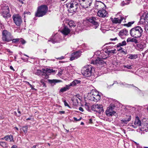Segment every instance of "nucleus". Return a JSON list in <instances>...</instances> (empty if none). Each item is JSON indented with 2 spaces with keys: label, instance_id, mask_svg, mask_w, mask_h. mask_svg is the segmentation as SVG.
Instances as JSON below:
<instances>
[{
  "label": "nucleus",
  "instance_id": "61",
  "mask_svg": "<svg viewBox=\"0 0 148 148\" xmlns=\"http://www.w3.org/2000/svg\"><path fill=\"white\" fill-rule=\"evenodd\" d=\"M25 83L26 84H27L28 85L30 86L31 84H29V83L27 81H25Z\"/></svg>",
  "mask_w": 148,
  "mask_h": 148
},
{
  "label": "nucleus",
  "instance_id": "13",
  "mask_svg": "<svg viewBox=\"0 0 148 148\" xmlns=\"http://www.w3.org/2000/svg\"><path fill=\"white\" fill-rule=\"evenodd\" d=\"M81 51H78L76 52L72 53L71 57L70 60L71 61L77 59L81 55Z\"/></svg>",
  "mask_w": 148,
  "mask_h": 148
},
{
  "label": "nucleus",
  "instance_id": "36",
  "mask_svg": "<svg viewBox=\"0 0 148 148\" xmlns=\"http://www.w3.org/2000/svg\"><path fill=\"white\" fill-rule=\"evenodd\" d=\"M27 130H28V127L27 126L23 127L21 128V130H23L25 134H26L27 133Z\"/></svg>",
  "mask_w": 148,
  "mask_h": 148
},
{
  "label": "nucleus",
  "instance_id": "59",
  "mask_svg": "<svg viewBox=\"0 0 148 148\" xmlns=\"http://www.w3.org/2000/svg\"><path fill=\"white\" fill-rule=\"evenodd\" d=\"M10 68L12 70H13V71H14V69L13 68V67L12 66H10Z\"/></svg>",
  "mask_w": 148,
  "mask_h": 148
},
{
  "label": "nucleus",
  "instance_id": "49",
  "mask_svg": "<svg viewBox=\"0 0 148 148\" xmlns=\"http://www.w3.org/2000/svg\"><path fill=\"white\" fill-rule=\"evenodd\" d=\"M145 29L147 32L148 33V24L145 25Z\"/></svg>",
  "mask_w": 148,
  "mask_h": 148
},
{
  "label": "nucleus",
  "instance_id": "11",
  "mask_svg": "<svg viewBox=\"0 0 148 148\" xmlns=\"http://www.w3.org/2000/svg\"><path fill=\"white\" fill-rule=\"evenodd\" d=\"M91 94L93 95L95 101H98L100 99V94L95 90H92L91 91Z\"/></svg>",
  "mask_w": 148,
  "mask_h": 148
},
{
  "label": "nucleus",
  "instance_id": "30",
  "mask_svg": "<svg viewBox=\"0 0 148 148\" xmlns=\"http://www.w3.org/2000/svg\"><path fill=\"white\" fill-rule=\"evenodd\" d=\"M116 49H114L113 50H110V48H108L107 49V52L106 53L110 54V53H116Z\"/></svg>",
  "mask_w": 148,
  "mask_h": 148
},
{
  "label": "nucleus",
  "instance_id": "42",
  "mask_svg": "<svg viewBox=\"0 0 148 148\" xmlns=\"http://www.w3.org/2000/svg\"><path fill=\"white\" fill-rule=\"evenodd\" d=\"M99 56L101 57L100 58L102 60L103 59H106L107 58V56H104L103 54H102V53H101V55H100Z\"/></svg>",
  "mask_w": 148,
  "mask_h": 148
},
{
  "label": "nucleus",
  "instance_id": "58",
  "mask_svg": "<svg viewBox=\"0 0 148 148\" xmlns=\"http://www.w3.org/2000/svg\"><path fill=\"white\" fill-rule=\"evenodd\" d=\"M117 39V38L116 37L114 38H111L110 39V40H112V41H113V40H116Z\"/></svg>",
  "mask_w": 148,
  "mask_h": 148
},
{
  "label": "nucleus",
  "instance_id": "32",
  "mask_svg": "<svg viewBox=\"0 0 148 148\" xmlns=\"http://www.w3.org/2000/svg\"><path fill=\"white\" fill-rule=\"evenodd\" d=\"M138 57L137 54H130L128 57V58L131 59H133L136 58Z\"/></svg>",
  "mask_w": 148,
  "mask_h": 148
},
{
  "label": "nucleus",
  "instance_id": "21",
  "mask_svg": "<svg viewBox=\"0 0 148 148\" xmlns=\"http://www.w3.org/2000/svg\"><path fill=\"white\" fill-rule=\"evenodd\" d=\"M145 45L143 44H139L137 45L136 48L138 50L142 51L145 47Z\"/></svg>",
  "mask_w": 148,
  "mask_h": 148
},
{
  "label": "nucleus",
  "instance_id": "40",
  "mask_svg": "<svg viewBox=\"0 0 148 148\" xmlns=\"http://www.w3.org/2000/svg\"><path fill=\"white\" fill-rule=\"evenodd\" d=\"M134 23V21L129 22L127 24H124V25L127 27H130Z\"/></svg>",
  "mask_w": 148,
  "mask_h": 148
},
{
  "label": "nucleus",
  "instance_id": "64",
  "mask_svg": "<svg viewBox=\"0 0 148 148\" xmlns=\"http://www.w3.org/2000/svg\"><path fill=\"white\" fill-rule=\"evenodd\" d=\"M36 145H34L32 147H31V148H36Z\"/></svg>",
  "mask_w": 148,
  "mask_h": 148
},
{
  "label": "nucleus",
  "instance_id": "27",
  "mask_svg": "<svg viewBox=\"0 0 148 148\" xmlns=\"http://www.w3.org/2000/svg\"><path fill=\"white\" fill-rule=\"evenodd\" d=\"M44 71H45L47 75L48 73H52L55 72V71L53 70L52 69H44Z\"/></svg>",
  "mask_w": 148,
  "mask_h": 148
},
{
  "label": "nucleus",
  "instance_id": "54",
  "mask_svg": "<svg viewBox=\"0 0 148 148\" xmlns=\"http://www.w3.org/2000/svg\"><path fill=\"white\" fill-rule=\"evenodd\" d=\"M29 86L31 88L32 90H35V89L34 88V86H33L31 84Z\"/></svg>",
  "mask_w": 148,
  "mask_h": 148
},
{
  "label": "nucleus",
  "instance_id": "52",
  "mask_svg": "<svg viewBox=\"0 0 148 148\" xmlns=\"http://www.w3.org/2000/svg\"><path fill=\"white\" fill-rule=\"evenodd\" d=\"M79 109L80 111L82 112H83L84 111L83 108H82V107H79Z\"/></svg>",
  "mask_w": 148,
  "mask_h": 148
},
{
  "label": "nucleus",
  "instance_id": "57",
  "mask_svg": "<svg viewBox=\"0 0 148 148\" xmlns=\"http://www.w3.org/2000/svg\"><path fill=\"white\" fill-rule=\"evenodd\" d=\"M33 119V118H28L26 120L27 121L30 120H32Z\"/></svg>",
  "mask_w": 148,
  "mask_h": 148
},
{
  "label": "nucleus",
  "instance_id": "23",
  "mask_svg": "<svg viewBox=\"0 0 148 148\" xmlns=\"http://www.w3.org/2000/svg\"><path fill=\"white\" fill-rule=\"evenodd\" d=\"M81 81L78 80H75L69 84L70 86H75L77 84H80Z\"/></svg>",
  "mask_w": 148,
  "mask_h": 148
},
{
  "label": "nucleus",
  "instance_id": "31",
  "mask_svg": "<svg viewBox=\"0 0 148 148\" xmlns=\"http://www.w3.org/2000/svg\"><path fill=\"white\" fill-rule=\"evenodd\" d=\"M71 100L72 101L73 103H78V101L77 97V96L75 95L73 97L71 98Z\"/></svg>",
  "mask_w": 148,
  "mask_h": 148
},
{
  "label": "nucleus",
  "instance_id": "6",
  "mask_svg": "<svg viewBox=\"0 0 148 148\" xmlns=\"http://www.w3.org/2000/svg\"><path fill=\"white\" fill-rule=\"evenodd\" d=\"M92 66L90 65L84 67L81 70L82 74L85 77L90 76L92 74Z\"/></svg>",
  "mask_w": 148,
  "mask_h": 148
},
{
  "label": "nucleus",
  "instance_id": "25",
  "mask_svg": "<svg viewBox=\"0 0 148 148\" xmlns=\"http://www.w3.org/2000/svg\"><path fill=\"white\" fill-rule=\"evenodd\" d=\"M70 88V86L69 85H66L64 87L62 88L60 90V91L61 92H63L68 90Z\"/></svg>",
  "mask_w": 148,
  "mask_h": 148
},
{
  "label": "nucleus",
  "instance_id": "18",
  "mask_svg": "<svg viewBox=\"0 0 148 148\" xmlns=\"http://www.w3.org/2000/svg\"><path fill=\"white\" fill-rule=\"evenodd\" d=\"M104 5V4L101 1H96L95 3V6L96 9H97L98 10L103 9Z\"/></svg>",
  "mask_w": 148,
  "mask_h": 148
},
{
  "label": "nucleus",
  "instance_id": "19",
  "mask_svg": "<svg viewBox=\"0 0 148 148\" xmlns=\"http://www.w3.org/2000/svg\"><path fill=\"white\" fill-rule=\"evenodd\" d=\"M119 34L121 37L124 36H127L128 34V31L126 29H124L119 32Z\"/></svg>",
  "mask_w": 148,
  "mask_h": 148
},
{
  "label": "nucleus",
  "instance_id": "60",
  "mask_svg": "<svg viewBox=\"0 0 148 148\" xmlns=\"http://www.w3.org/2000/svg\"><path fill=\"white\" fill-rule=\"evenodd\" d=\"M145 124L146 125L145 126L146 127L148 128V124L147 123H145Z\"/></svg>",
  "mask_w": 148,
  "mask_h": 148
},
{
  "label": "nucleus",
  "instance_id": "48",
  "mask_svg": "<svg viewBox=\"0 0 148 148\" xmlns=\"http://www.w3.org/2000/svg\"><path fill=\"white\" fill-rule=\"evenodd\" d=\"M73 119L75 121H80L82 118V117H80L79 119H77L76 118L74 117L73 118Z\"/></svg>",
  "mask_w": 148,
  "mask_h": 148
},
{
  "label": "nucleus",
  "instance_id": "9",
  "mask_svg": "<svg viewBox=\"0 0 148 148\" xmlns=\"http://www.w3.org/2000/svg\"><path fill=\"white\" fill-rule=\"evenodd\" d=\"M119 16V17L116 18H114V19H112V21L113 23L117 24L120 23L123 19L125 20V18L122 16V15L120 13H119L117 15V16Z\"/></svg>",
  "mask_w": 148,
  "mask_h": 148
},
{
  "label": "nucleus",
  "instance_id": "46",
  "mask_svg": "<svg viewBox=\"0 0 148 148\" xmlns=\"http://www.w3.org/2000/svg\"><path fill=\"white\" fill-rule=\"evenodd\" d=\"M63 101L64 103V106H68L69 108H70V106H69V105L68 104V103H67L66 102V101L64 99Z\"/></svg>",
  "mask_w": 148,
  "mask_h": 148
},
{
  "label": "nucleus",
  "instance_id": "43",
  "mask_svg": "<svg viewBox=\"0 0 148 148\" xmlns=\"http://www.w3.org/2000/svg\"><path fill=\"white\" fill-rule=\"evenodd\" d=\"M9 138L10 141L13 142L14 141L13 136L12 135H10L9 136Z\"/></svg>",
  "mask_w": 148,
  "mask_h": 148
},
{
  "label": "nucleus",
  "instance_id": "10",
  "mask_svg": "<svg viewBox=\"0 0 148 148\" xmlns=\"http://www.w3.org/2000/svg\"><path fill=\"white\" fill-rule=\"evenodd\" d=\"M13 20L15 24L19 26L21 24L22 21L20 16L18 14L13 15L12 17Z\"/></svg>",
  "mask_w": 148,
  "mask_h": 148
},
{
  "label": "nucleus",
  "instance_id": "8",
  "mask_svg": "<svg viewBox=\"0 0 148 148\" xmlns=\"http://www.w3.org/2000/svg\"><path fill=\"white\" fill-rule=\"evenodd\" d=\"M96 17H91L88 20L89 22L92 23V26L95 29H96L99 26V24L97 22V19Z\"/></svg>",
  "mask_w": 148,
  "mask_h": 148
},
{
  "label": "nucleus",
  "instance_id": "17",
  "mask_svg": "<svg viewBox=\"0 0 148 148\" xmlns=\"http://www.w3.org/2000/svg\"><path fill=\"white\" fill-rule=\"evenodd\" d=\"M106 115L108 116L115 115L116 114V112L113 110V108L112 106L108 107L106 111Z\"/></svg>",
  "mask_w": 148,
  "mask_h": 148
},
{
  "label": "nucleus",
  "instance_id": "33",
  "mask_svg": "<svg viewBox=\"0 0 148 148\" xmlns=\"http://www.w3.org/2000/svg\"><path fill=\"white\" fill-rule=\"evenodd\" d=\"M0 145L4 148H7L8 145L6 143L4 142H0Z\"/></svg>",
  "mask_w": 148,
  "mask_h": 148
},
{
  "label": "nucleus",
  "instance_id": "63",
  "mask_svg": "<svg viewBox=\"0 0 148 148\" xmlns=\"http://www.w3.org/2000/svg\"><path fill=\"white\" fill-rule=\"evenodd\" d=\"M126 2L125 1V2H124V1H123L122 2V4H123V5H125L124 4V3H125Z\"/></svg>",
  "mask_w": 148,
  "mask_h": 148
},
{
  "label": "nucleus",
  "instance_id": "12",
  "mask_svg": "<svg viewBox=\"0 0 148 148\" xmlns=\"http://www.w3.org/2000/svg\"><path fill=\"white\" fill-rule=\"evenodd\" d=\"M98 16L101 18H105L108 16V13L107 11L105 10L102 9L99 10L97 12Z\"/></svg>",
  "mask_w": 148,
  "mask_h": 148
},
{
  "label": "nucleus",
  "instance_id": "62",
  "mask_svg": "<svg viewBox=\"0 0 148 148\" xmlns=\"http://www.w3.org/2000/svg\"><path fill=\"white\" fill-rule=\"evenodd\" d=\"M146 21H147V18H148V13L147 14V15L146 16Z\"/></svg>",
  "mask_w": 148,
  "mask_h": 148
},
{
  "label": "nucleus",
  "instance_id": "4",
  "mask_svg": "<svg viewBox=\"0 0 148 148\" xmlns=\"http://www.w3.org/2000/svg\"><path fill=\"white\" fill-rule=\"evenodd\" d=\"M2 34V39L4 41L8 42L11 41L13 38L11 33L7 30H3Z\"/></svg>",
  "mask_w": 148,
  "mask_h": 148
},
{
  "label": "nucleus",
  "instance_id": "45",
  "mask_svg": "<svg viewBox=\"0 0 148 148\" xmlns=\"http://www.w3.org/2000/svg\"><path fill=\"white\" fill-rule=\"evenodd\" d=\"M20 42H21V43L22 44H24L26 42L25 40L24 39H23L22 38H20Z\"/></svg>",
  "mask_w": 148,
  "mask_h": 148
},
{
  "label": "nucleus",
  "instance_id": "37",
  "mask_svg": "<svg viewBox=\"0 0 148 148\" xmlns=\"http://www.w3.org/2000/svg\"><path fill=\"white\" fill-rule=\"evenodd\" d=\"M127 68L128 69H131L132 68V66L131 65H123L122 66V68L123 70V69Z\"/></svg>",
  "mask_w": 148,
  "mask_h": 148
},
{
  "label": "nucleus",
  "instance_id": "53",
  "mask_svg": "<svg viewBox=\"0 0 148 148\" xmlns=\"http://www.w3.org/2000/svg\"><path fill=\"white\" fill-rule=\"evenodd\" d=\"M64 58V56H61L60 57H59V58H57V59H58L60 60L63 59Z\"/></svg>",
  "mask_w": 148,
  "mask_h": 148
},
{
  "label": "nucleus",
  "instance_id": "41",
  "mask_svg": "<svg viewBox=\"0 0 148 148\" xmlns=\"http://www.w3.org/2000/svg\"><path fill=\"white\" fill-rule=\"evenodd\" d=\"M20 40V38H15L13 39L12 38V40H11V41H12V42L13 43H16L18 42V41H19Z\"/></svg>",
  "mask_w": 148,
  "mask_h": 148
},
{
  "label": "nucleus",
  "instance_id": "22",
  "mask_svg": "<svg viewBox=\"0 0 148 148\" xmlns=\"http://www.w3.org/2000/svg\"><path fill=\"white\" fill-rule=\"evenodd\" d=\"M119 84L122 86L129 88H130L132 86H134L133 84H126L125 82H120Z\"/></svg>",
  "mask_w": 148,
  "mask_h": 148
},
{
  "label": "nucleus",
  "instance_id": "55",
  "mask_svg": "<svg viewBox=\"0 0 148 148\" xmlns=\"http://www.w3.org/2000/svg\"><path fill=\"white\" fill-rule=\"evenodd\" d=\"M59 113L61 114H63L65 113L64 111H60L59 112Z\"/></svg>",
  "mask_w": 148,
  "mask_h": 148
},
{
  "label": "nucleus",
  "instance_id": "28",
  "mask_svg": "<svg viewBox=\"0 0 148 148\" xmlns=\"http://www.w3.org/2000/svg\"><path fill=\"white\" fill-rule=\"evenodd\" d=\"M126 42L125 40H124L121 42L118 43L116 46L117 47H119L121 46H125L126 45Z\"/></svg>",
  "mask_w": 148,
  "mask_h": 148
},
{
  "label": "nucleus",
  "instance_id": "20",
  "mask_svg": "<svg viewBox=\"0 0 148 148\" xmlns=\"http://www.w3.org/2000/svg\"><path fill=\"white\" fill-rule=\"evenodd\" d=\"M70 32V30L67 27H65L62 30L61 32L64 35H67Z\"/></svg>",
  "mask_w": 148,
  "mask_h": 148
},
{
  "label": "nucleus",
  "instance_id": "51",
  "mask_svg": "<svg viewBox=\"0 0 148 148\" xmlns=\"http://www.w3.org/2000/svg\"><path fill=\"white\" fill-rule=\"evenodd\" d=\"M62 70L61 69L60 71V70L59 71V72L58 73V75L59 76H60L62 75Z\"/></svg>",
  "mask_w": 148,
  "mask_h": 148
},
{
  "label": "nucleus",
  "instance_id": "50",
  "mask_svg": "<svg viewBox=\"0 0 148 148\" xmlns=\"http://www.w3.org/2000/svg\"><path fill=\"white\" fill-rule=\"evenodd\" d=\"M4 139L5 140H8L9 139V136L7 135L5 137H4Z\"/></svg>",
  "mask_w": 148,
  "mask_h": 148
},
{
  "label": "nucleus",
  "instance_id": "14",
  "mask_svg": "<svg viewBox=\"0 0 148 148\" xmlns=\"http://www.w3.org/2000/svg\"><path fill=\"white\" fill-rule=\"evenodd\" d=\"M141 121L140 120L139 117L137 116L136 117L135 121L134 123H132L130 126H132L133 128H136L137 127L141 126Z\"/></svg>",
  "mask_w": 148,
  "mask_h": 148
},
{
  "label": "nucleus",
  "instance_id": "56",
  "mask_svg": "<svg viewBox=\"0 0 148 148\" xmlns=\"http://www.w3.org/2000/svg\"><path fill=\"white\" fill-rule=\"evenodd\" d=\"M11 148H18L17 147L16 145H13Z\"/></svg>",
  "mask_w": 148,
  "mask_h": 148
},
{
  "label": "nucleus",
  "instance_id": "2",
  "mask_svg": "<svg viewBox=\"0 0 148 148\" xmlns=\"http://www.w3.org/2000/svg\"><path fill=\"white\" fill-rule=\"evenodd\" d=\"M48 10L47 6L45 5H41L38 7L35 15L37 17H42L45 15Z\"/></svg>",
  "mask_w": 148,
  "mask_h": 148
},
{
  "label": "nucleus",
  "instance_id": "34",
  "mask_svg": "<svg viewBox=\"0 0 148 148\" xmlns=\"http://www.w3.org/2000/svg\"><path fill=\"white\" fill-rule=\"evenodd\" d=\"M68 25L70 27H73L75 26V23L72 21H69L68 23Z\"/></svg>",
  "mask_w": 148,
  "mask_h": 148
},
{
  "label": "nucleus",
  "instance_id": "3",
  "mask_svg": "<svg viewBox=\"0 0 148 148\" xmlns=\"http://www.w3.org/2000/svg\"><path fill=\"white\" fill-rule=\"evenodd\" d=\"M68 8V11L70 13H73L76 12L77 9L79 8V6L78 3L76 1H71L67 5Z\"/></svg>",
  "mask_w": 148,
  "mask_h": 148
},
{
  "label": "nucleus",
  "instance_id": "39",
  "mask_svg": "<svg viewBox=\"0 0 148 148\" xmlns=\"http://www.w3.org/2000/svg\"><path fill=\"white\" fill-rule=\"evenodd\" d=\"M45 80L44 79H41L40 81V82L41 83L40 84L42 85L43 87L45 88L46 87V86L45 83Z\"/></svg>",
  "mask_w": 148,
  "mask_h": 148
},
{
  "label": "nucleus",
  "instance_id": "44",
  "mask_svg": "<svg viewBox=\"0 0 148 148\" xmlns=\"http://www.w3.org/2000/svg\"><path fill=\"white\" fill-rule=\"evenodd\" d=\"M131 0H125V1L126 2L125 3V5H129L130 3H132V2L131 1Z\"/></svg>",
  "mask_w": 148,
  "mask_h": 148
},
{
  "label": "nucleus",
  "instance_id": "7",
  "mask_svg": "<svg viewBox=\"0 0 148 148\" xmlns=\"http://www.w3.org/2000/svg\"><path fill=\"white\" fill-rule=\"evenodd\" d=\"M103 106L101 105L97 104L93 105L91 107V109L94 112L100 114L103 112Z\"/></svg>",
  "mask_w": 148,
  "mask_h": 148
},
{
  "label": "nucleus",
  "instance_id": "16",
  "mask_svg": "<svg viewBox=\"0 0 148 148\" xmlns=\"http://www.w3.org/2000/svg\"><path fill=\"white\" fill-rule=\"evenodd\" d=\"M104 63V61L103 60H102L99 57L97 58L95 60H93L92 59V60L91 62L92 64H94L97 65L99 64L102 65V64H103Z\"/></svg>",
  "mask_w": 148,
  "mask_h": 148
},
{
  "label": "nucleus",
  "instance_id": "38",
  "mask_svg": "<svg viewBox=\"0 0 148 148\" xmlns=\"http://www.w3.org/2000/svg\"><path fill=\"white\" fill-rule=\"evenodd\" d=\"M146 20V18H144V17H141L140 20V22L141 23L143 24L145 23Z\"/></svg>",
  "mask_w": 148,
  "mask_h": 148
},
{
  "label": "nucleus",
  "instance_id": "47",
  "mask_svg": "<svg viewBox=\"0 0 148 148\" xmlns=\"http://www.w3.org/2000/svg\"><path fill=\"white\" fill-rule=\"evenodd\" d=\"M29 14L30 15L31 14V13L30 12H24L23 15V16L24 17V18H25V14Z\"/></svg>",
  "mask_w": 148,
  "mask_h": 148
},
{
  "label": "nucleus",
  "instance_id": "26",
  "mask_svg": "<svg viewBox=\"0 0 148 148\" xmlns=\"http://www.w3.org/2000/svg\"><path fill=\"white\" fill-rule=\"evenodd\" d=\"M127 42H134L135 43H137L138 42V40L136 38H128L127 40Z\"/></svg>",
  "mask_w": 148,
  "mask_h": 148
},
{
  "label": "nucleus",
  "instance_id": "15",
  "mask_svg": "<svg viewBox=\"0 0 148 148\" xmlns=\"http://www.w3.org/2000/svg\"><path fill=\"white\" fill-rule=\"evenodd\" d=\"M42 70L43 71H42L40 70H38L35 73V74L39 76H42V77L46 79L48 78V75L46 73L45 71H44V69Z\"/></svg>",
  "mask_w": 148,
  "mask_h": 148
},
{
  "label": "nucleus",
  "instance_id": "29",
  "mask_svg": "<svg viewBox=\"0 0 148 148\" xmlns=\"http://www.w3.org/2000/svg\"><path fill=\"white\" fill-rule=\"evenodd\" d=\"M48 82L49 83H51V84H54L56 83L59 82L60 81L57 79H48Z\"/></svg>",
  "mask_w": 148,
  "mask_h": 148
},
{
  "label": "nucleus",
  "instance_id": "35",
  "mask_svg": "<svg viewBox=\"0 0 148 148\" xmlns=\"http://www.w3.org/2000/svg\"><path fill=\"white\" fill-rule=\"evenodd\" d=\"M88 97L89 100L91 101H95V100L94 98L93 95H91V92L88 95Z\"/></svg>",
  "mask_w": 148,
  "mask_h": 148
},
{
  "label": "nucleus",
  "instance_id": "24",
  "mask_svg": "<svg viewBox=\"0 0 148 148\" xmlns=\"http://www.w3.org/2000/svg\"><path fill=\"white\" fill-rule=\"evenodd\" d=\"M131 116H128V120H126L125 119L121 120V123L122 124H126L128 122H129L131 120Z\"/></svg>",
  "mask_w": 148,
  "mask_h": 148
},
{
  "label": "nucleus",
  "instance_id": "1",
  "mask_svg": "<svg viewBox=\"0 0 148 148\" xmlns=\"http://www.w3.org/2000/svg\"><path fill=\"white\" fill-rule=\"evenodd\" d=\"M143 29L140 26H137L131 29L130 31L131 36L136 38H140L143 33Z\"/></svg>",
  "mask_w": 148,
  "mask_h": 148
},
{
  "label": "nucleus",
  "instance_id": "5",
  "mask_svg": "<svg viewBox=\"0 0 148 148\" xmlns=\"http://www.w3.org/2000/svg\"><path fill=\"white\" fill-rule=\"evenodd\" d=\"M9 12V7L8 5L2 4L0 6V13L3 17L6 18L8 16Z\"/></svg>",
  "mask_w": 148,
  "mask_h": 148
}]
</instances>
